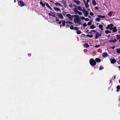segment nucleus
Returning <instances> with one entry per match:
<instances>
[{"mask_svg": "<svg viewBox=\"0 0 120 120\" xmlns=\"http://www.w3.org/2000/svg\"><path fill=\"white\" fill-rule=\"evenodd\" d=\"M89 62L90 65L92 66L95 65L96 64V61L92 58H91Z\"/></svg>", "mask_w": 120, "mask_h": 120, "instance_id": "nucleus-1", "label": "nucleus"}, {"mask_svg": "<svg viewBox=\"0 0 120 120\" xmlns=\"http://www.w3.org/2000/svg\"><path fill=\"white\" fill-rule=\"evenodd\" d=\"M96 36L95 38V39L98 38L99 37H100L101 35V34L99 33L98 32H96L95 33Z\"/></svg>", "mask_w": 120, "mask_h": 120, "instance_id": "nucleus-2", "label": "nucleus"}, {"mask_svg": "<svg viewBox=\"0 0 120 120\" xmlns=\"http://www.w3.org/2000/svg\"><path fill=\"white\" fill-rule=\"evenodd\" d=\"M82 8L84 9H83V13H85L84 16L85 17H87L88 16V11H86L85 9L84 8L82 7Z\"/></svg>", "mask_w": 120, "mask_h": 120, "instance_id": "nucleus-3", "label": "nucleus"}, {"mask_svg": "<svg viewBox=\"0 0 120 120\" xmlns=\"http://www.w3.org/2000/svg\"><path fill=\"white\" fill-rule=\"evenodd\" d=\"M73 10L76 14H77V13L80 15H81L82 14V13L81 12L78 11L76 8H74Z\"/></svg>", "mask_w": 120, "mask_h": 120, "instance_id": "nucleus-4", "label": "nucleus"}, {"mask_svg": "<svg viewBox=\"0 0 120 120\" xmlns=\"http://www.w3.org/2000/svg\"><path fill=\"white\" fill-rule=\"evenodd\" d=\"M75 15H71L70 14H68L66 15V16L68 17V18L70 20H71L72 19V18H73L75 17Z\"/></svg>", "mask_w": 120, "mask_h": 120, "instance_id": "nucleus-5", "label": "nucleus"}, {"mask_svg": "<svg viewBox=\"0 0 120 120\" xmlns=\"http://www.w3.org/2000/svg\"><path fill=\"white\" fill-rule=\"evenodd\" d=\"M45 4L46 6L48 8H49L53 12V13L52 12H51L52 13V14H54V11H53L52 8L50 7L49 4L46 2H45Z\"/></svg>", "mask_w": 120, "mask_h": 120, "instance_id": "nucleus-6", "label": "nucleus"}, {"mask_svg": "<svg viewBox=\"0 0 120 120\" xmlns=\"http://www.w3.org/2000/svg\"><path fill=\"white\" fill-rule=\"evenodd\" d=\"M56 13L57 14V16L61 19H63L64 17L61 14L58 13Z\"/></svg>", "mask_w": 120, "mask_h": 120, "instance_id": "nucleus-7", "label": "nucleus"}, {"mask_svg": "<svg viewBox=\"0 0 120 120\" xmlns=\"http://www.w3.org/2000/svg\"><path fill=\"white\" fill-rule=\"evenodd\" d=\"M108 56V54L106 52L103 53L102 54V56L103 57H107Z\"/></svg>", "mask_w": 120, "mask_h": 120, "instance_id": "nucleus-8", "label": "nucleus"}, {"mask_svg": "<svg viewBox=\"0 0 120 120\" xmlns=\"http://www.w3.org/2000/svg\"><path fill=\"white\" fill-rule=\"evenodd\" d=\"M19 2L20 4L21 7H23L24 6V3L21 0H20L19 1Z\"/></svg>", "mask_w": 120, "mask_h": 120, "instance_id": "nucleus-9", "label": "nucleus"}, {"mask_svg": "<svg viewBox=\"0 0 120 120\" xmlns=\"http://www.w3.org/2000/svg\"><path fill=\"white\" fill-rule=\"evenodd\" d=\"M73 1L77 5L80 4V1L78 0H73Z\"/></svg>", "mask_w": 120, "mask_h": 120, "instance_id": "nucleus-10", "label": "nucleus"}, {"mask_svg": "<svg viewBox=\"0 0 120 120\" xmlns=\"http://www.w3.org/2000/svg\"><path fill=\"white\" fill-rule=\"evenodd\" d=\"M111 63L114 64L116 61V60L115 59H112L111 60Z\"/></svg>", "mask_w": 120, "mask_h": 120, "instance_id": "nucleus-11", "label": "nucleus"}, {"mask_svg": "<svg viewBox=\"0 0 120 120\" xmlns=\"http://www.w3.org/2000/svg\"><path fill=\"white\" fill-rule=\"evenodd\" d=\"M117 40L116 39L113 40H109V42H115L117 41Z\"/></svg>", "mask_w": 120, "mask_h": 120, "instance_id": "nucleus-12", "label": "nucleus"}, {"mask_svg": "<svg viewBox=\"0 0 120 120\" xmlns=\"http://www.w3.org/2000/svg\"><path fill=\"white\" fill-rule=\"evenodd\" d=\"M116 26H115L113 28H112V31L113 32H116L117 31V30L116 29Z\"/></svg>", "mask_w": 120, "mask_h": 120, "instance_id": "nucleus-13", "label": "nucleus"}, {"mask_svg": "<svg viewBox=\"0 0 120 120\" xmlns=\"http://www.w3.org/2000/svg\"><path fill=\"white\" fill-rule=\"evenodd\" d=\"M53 16L54 17H56V21L57 22H58L59 21V19L58 18H57V17H56V16L54 15H52V16Z\"/></svg>", "mask_w": 120, "mask_h": 120, "instance_id": "nucleus-14", "label": "nucleus"}, {"mask_svg": "<svg viewBox=\"0 0 120 120\" xmlns=\"http://www.w3.org/2000/svg\"><path fill=\"white\" fill-rule=\"evenodd\" d=\"M95 61L97 62H101V60L99 58H96L95 59Z\"/></svg>", "mask_w": 120, "mask_h": 120, "instance_id": "nucleus-15", "label": "nucleus"}, {"mask_svg": "<svg viewBox=\"0 0 120 120\" xmlns=\"http://www.w3.org/2000/svg\"><path fill=\"white\" fill-rule=\"evenodd\" d=\"M63 4L64 5V7L66 8H67V3L65 1H64L62 2Z\"/></svg>", "mask_w": 120, "mask_h": 120, "instance_id": "nucleus-16", "label": "nucleus"}, {"mask_svg": "<svg viewBox=\"0 0 120 120\" xmlns=\"http://www.w3.org/2000/svg\"><path fill=\"white\" fill-rule=\"evenodd\" d=\"M117 92H118L119 91V90L120 89V86L119 85H117L116 86Z\"/></svg>", "mask_w": 120, "mask_h": 120, "instance_id": "nucleus-17", "label": "nucleus"}, {"mask_svg": "<svg viewBox=\"0 0 120 120\" xmlns=\"http://www.w3.org/2000/svg\"><path fill=\"white\" fill-rule=\"evenodd\" d=\"M92 2L93 5L95 6L96 5V3L95 0H92Z\"/></svg>", "mask_w": 120, "mask_h": 120, "instance_id": "nucleus-18", "label": "nucleus"}, {"mask_svg": "<svg viewBox=\"0 0 120 120\" xmlns=\"http://www.w3.org/2000/svg\"><path fill=\"white\" fill-rule=\"evenodd\" d=\"M54 9L55 10H56V11H60V10L59 8H56L55 7H54Z\"/></svg>", "mask_w": 120, "mask_h": 120, "instance_id": "nucleus-19", "label": "nucleus"}, {"mask_svg": "<svg viewBox=\"0 0 120 120\" xmlns=\"http://www.w3.org/2000/svg\"><path fill=\"white\" fill-rule=\"evenodd\" d=\"M84 47L85 48H88L89 46V45L87 43H86L83 45Z\"/></svg>", "mask_w": 120, "mask_h": 120, "instance_id": "nucleus-20", "label": "nucleus"}, {"mask_svg": "<svg viewBox=\"0 0 120 120\" xmlns=\"http://www.w3.org/2000/svg\"><path fill=\"white\" fill-rule=\"evenodd\" d=\"M98 16L99 18H105V16H102L101 15H98Z\"/></svg>", "mask_w": 120, "mask_h": 120, "instance_id": "nucleus-21", "label": "nucleus"}, {"mask_svg": "<svg viewBox=\"0 0 120 120\" xmlns=\"http://www.w3.org/2000/svg\"><path fill=\"white\" fill-rule=\"evenodd\" d=\"M85 4L86 7V8H87L89 6V5L88 4V3H86L84 4Z\"/></svg>", "mask_w": 120, "mask_h": 120, "instance_id": "nucleus-22", "label": "nucleus"}, {"mask_svg": "<svg viewBox=\"0 0 120 120\" xmlns=\"http://www.w3.org/2000/svg\"><path fill=\"white\" fill-rule=\"evenodd\" d=\"M81 20L80 19H74V21L75 23H77L78 21H81Z\"/></svg>", "mask_w": 120, "mask_h": 120, "instance_id": "nucleus-23", "label": "nucleus"}, {"mask_svg": "<svg viewBox=\"0 0 120 120\" xmlns=\"http://www.w3.org/2000/svg\"><path fill=\"white\" fill-rule=\"evenodd\" d=\"M77 8L80 11H83V9L82 10L81 8V7L80 6H79L77 7Z\"/></svg>", "mask_w": 120, "mask_h": 120, "instance_id": "nucleus-24", "label": "nucleus"}, {"mask_svg": "<svg viewBox=\"0 0 120 120\" xmlns=\"http://www.w3.org/2000/svg\"><path fill=\"white\" fill-rule=\"evenodd\" d=\"M75 19H79V18L78 15H75Z\"/></svg>", "mask_w": 120, "mask_h": 120, "instance_id": "nucleus-25", "label": "nucleus"}, {"mask_svg": "<svg viewBox=\"0 0 120 120\" xmlns=\"http://www.w3.org/2000/svg\"><path fill=\"white\" fill-rule=\"evenodd\" d=\"M40 4L41 5H42V6L44 7H45V4H44L41 1L40 2Z\"/></svg>", "mask_w": 120, "mask_h": 120, "instance_id": "nucleus-26", "label": "nucleus"}, {"mask_svg": "<svg viewBox=\"0 0 120 120\" xmlns=\"http://www.w3.org/2000/svg\"><path fill=\"white\" fill-rule=\"evenodd\" d=\"M62 24L63 26H64L65 25V23H66L65 21L64 20H62Z\"/></svg>", "mask_w": 120, "mask_h": 120, "instance_id": "nucleus-27", "label": "nucleus"}, {"mask_svg": "<svg viewBox=\"0 0 120 120\" xmlns=\"http://www.w3.org/2000/svg\"><path fill=\"white\" fill-rule=\"evenodd\" d=\"M116 38L118 40L120 39V35L118 34L116 35Z\"/></svg>", "mask_w": 120, "mask_h": 120, "instance_id": "nucleus-28", "label": "nucleus"}, {"mask_svg": "<svg viewBox=\"0 0 120 120\" xmlns=\"http://www.w3.org/2000/svg\"><path fill=\"white\" fill-rule=\"evenodd\" d=\"M86 36L87 37H89L90 38H92L93 37V36L92 35H90L89 34H87L86 35Z\"/></svg>", "mask_w": 120, "mask_h": 120, "instance_id": "nucleus-29", "label": "nucleus"}, {"mask_svg": "<svg viewBox=\"0 0 120 120\" xmlns=\"http://www.w3.org/2000/svg\"><path fill=\"white\" fill-rule=\"evenodd\" d=\"M116 52L118 53H120V49H117Z\"/></svg>", "mask_w": 120, "mask_h": 120, "instance_id": "nucleus-30", "label": "nucleus"}, {"mask_svg": "<svg viewBox=\"0 0 120 120\" xmlns=\"http://www.w3.org/2000/svg\"><path fill=\"white\" fill-rule=\"evenodd\" d=\"M76 33L77 34H81V32L79 30H77V31L76 32Z\"/></svg>", "mask_w": 120, "mask_h": 120, "instance_id": "nucleus-31", "label": "nucleus"}, {"mask_svg": "<svg viewBox=\"0 0 120 120\" xmlns=\"http://www.w3.org/2000/svg\"><path fill=\"white\" fill-rule=\"evenodd\" d=\"M109 28V29L110 30H112V28H111V27H110V25H108L107 27H106V28L107 29Z\"/></svg>", "mask_w": 120, "mask_h": 120, "instance_id": "nucleus-32", "label": "nucleus"}, {"mask_svg": "<svg viewBox=\"0 0 120 120\" xmlns=\"http://www.w3.org/2000/svg\"><path fill=\"white\" fill-rule=\"evenodd\" d=\"M90 28L91 29H93L95 28V27L94 25H92L90 26Z\"/></svg>", "mask_w": 120, "mask_h": 120, "instance_id": "nucleus-33", "label": "nucleus"}, {"mask_svg": "<svg viewBox=\"0 0 120 120\" xmlns=\"http://www.w3.org/2000/svg\"><path fill=\"white\" fill-rule=\"evenodd\" d=\"M111 33V32L109 30H106L105 31V33L106 34H108Z\"/></svg>", "mask_w": 120, "mask_h": 120, "instance_id": "nucleus-34", "label": "nucleus"}, {"mask_svg": "<svg viewBox=\"0 0 120 120\" xmlns=\"http://www.w3.org/2000/svg\"><path fill=\"white\" fill-rule=\"evenodd\" d=\"M100 19L99 18H97L96 20V21L98 22L100 21Z\"/></svg>", "mask_w": 120, "mask_h": 120, "instance_id": "nucleus-35", "label": "nucleus"}, {"mask_svg": "<svg viewBox=\"0 0 120 120\" xmlns=\"http://www.w3.org/2000/svg\"><path fill=\"white\" fill-rule=\"evenodd\" d=\"M112 14V12L111 11H110L108 13V15L109 16H111Z\"/></svg>", "mask_w": 120, "mask_h": 120, "instance_id": "nucleus-36", "label": "nucleus"}, {"mask_svg": "<svg viewBox=\"0 0 120 120\" xmlns=\"http://www.w3.org/2000/svg\"><path fill=\"white\" fill-rule=\"evenodd\" d=\"M99 27L100 28H102L103 27V26L102 25L100 24L99 26Z\"/></svg>", "mask_w": 120, "mask_h": 120, "instance_id": "nucleus-37", "label": "nucleus"}, {"mask_svg": "<svg viewBox=\"0 0 120 120\" xmlns=\"http://www.w3.org/2000/svg\"><path fill=\"white\" fill-rule=\"evenodd\" d=\"M74 29L75 30H79L78 28L77 27H74Z\"/></svg>", "mask_w": 120, "mask_h": 120, "instance_id": "nucleus-38", "label": "nucleus"}, {"mask_svg": "<svg viewBox=\"0 0 120 120\" xmlns=\"http://www.w3.org/2000/svg\"><path fill=\"white\" fill-rule=\"evenodd\" d=\"M103 66H101L99 68V69L100 70H101L103 69Z\"/></svg>", "mask_w": 120, "mask_h": 120, "instance_id": "nucleus-39", "label": "nucleus"}, {"mask_svg": "<svg viewBox=\"0 0 120 120\" xmlns=\"http://www.w3.org/2000/svg\"><path fill=\"white\" fill-rule=\"evenodd\" d=\"M91 24H92V23L90 22H88L87 24L89 26H90V25H91Z\"/></svg>", "mask_w": 120, "mask_h": 120, "instance_id": "nucleus-40", "label": "nucleus"}, {"mask_svg": "<svg viewBox=\"0 0 120 120\" xmlns=\"http://www.w3.org/2000/svg\"><path fill=\"white\" fill-rule=\"evenodd\" d=\"M70 29L71 30H73V29H74L73 26H71L70 27Z\"/></svg>", "mask_w": 120, "mask_h": 120, "instance_id": "nucleus-41", "label": "nucleus"}, {"mask_svg": "<svg viewBox=\"0 0 120 120\" xmlns=\"http://www.w3.org/2000/svg\"><path fill=\"white\" fill-rule=\"evenodd\" d=\"M89 30H88L86 31V32L87 33L89 34H90L91 33V32H89Z\"/></svg>", "mask_w": 120, "mask_h": 120, "instance_id": "nucleus-42", "label": "nucleus"}, {"mask_svg": "<svg viewBox=\"0 0 120 120\" xmlns=\"http://www.w3.org/2000/svg\"><path fill=\"white\" fill-rule=\"evenodd\" d=\"M87 24L86 23H84L83 24V26L84 27H85L87 26Z\"/></svg>", "mask_w": 120, "mask_h": 120, "instance_id": "nucleus-43", "label": "nucleus"}, {"mask_svg": "<svg viewBox=\"0 0 120 120\" xmlns=\"http://www.w3.org/2000/svg\"><path fill=\"white\" fill-rule=\"evenodd\" d=\"M81 19H82V20H84L85 19V18L83 17H80Z\"/></svg>", "mask_w": 120, "mask_h": 120, "instance_id": "nucleus-44", "label": "nucleus"}, {"mask_svg": "<svg viewBox=\"0 0 120 120\" xmlns=\"http://www.w3.org/2000/svg\"><path fill=\"white\" fill-rule=\"evenodd\" d=\"M110 27H111V28H112V27L113 26V25L112 24H110Z\"/></svg>", "mask_w": 120, "mask_h": 120, "instance_id": "nucleus-45", "label": "nucleus"}, {"mask_svg": "<svg viewBox=\"0 0 120 120\" xmlns=\"http://www.w3.org/2000/svg\"><path fill=\"white\" fill-rule=\"evenodd\" d=\"M85 20L86 21H88L89 20V19L88 18H85Z\"/></svg>", "mask_w": 120, "mask_h": 120, "instance_id": "nucleus-46", "label": "nucleus"}, {"mask_svg": "<svg viewBox=\"0 0 120 120\" xmlns=\"http://www.w3.org/2000/svg\"><path fill=\"white\" fill-rule=\"evenodd\" d=\"M90 14L91 16H93L94 15L93 13L92 12L90 13Z\"/></svg>", "mask_w": 120, "mask_h": 120, "instance_id": "nucleus-47", "label": "nucleus"}, {"mask_svg": "<svg viewBox=\"0 0 120 120\" xmlns=\"http://www.w3.org/2000/svg\"><path fill=\"white\" fill-rule=\"evenodd\" d=\"M59 3L58 2H56V3H55V4L56 6H58V5Z\"/></svg>", "mask_w": 120, "mask_h": 120, "instance_id": "nucleus-48", "label": "nucleus"}, {"mask_svg": "<svg viewBox=\"0 0 120 120\" xmlns=\"http://www.w3.org/2000/svg\"><path fill=\"white\" fill-rule=\"evenodd\" d=\"M68 23L69 24H70L71 25H72V23L71 22H68Z\"/></svg>", "mask_w": 120, "mask_h": 120, "instance_id": "nucleus-49", "label": "nucleus"}, {"mask_svg": "<svg viewBox=\"0 0 120 120\" xmlns=\"http://www.w3.org/2000/svg\"><path fill=\"white\" fill-rule=\"evenodd\" d=\"M91 32H93L94 33H96V32L94 30H91Z\"/></svg>", "mask_w": 120, "mask_h": 120, "instance_id": "nucleus-50", "label": "nucleus"}, {"mask_svg": "<svg viewBox=\"0 0 120 120\" xmlns=\"http://www.w3.org/2000/svg\"><path fill=\"white\" fill-rule=\"evenodd\" d=\"M49 15L50 16H52V15L51 13H49Z\"/></svg>", "mask_w": 120, "mask_h": 120, "instance_id": "nucleus-51", "label": "nucleus"}, {"mask_svg": "<svg viewBox=\"0 0 120 120\" xmlns=\"http://www.w3.org/2000/svg\"><path fill=\"white\" fill-rule=\"evenodd\" d=\"M58 6H61V7H63V6L60 4V3H59V4H58Z\"/></svg>", "mask_w": 120, "mask_h": 120, "instance_id": "nucleus-52", "label": "nucleus"}, {"mask_svg": "<svg viewBox=\"0 0 120 120\" xmlns=\"http://www.w3.org/2000/svg\"><path fill=\"white\" fill-rule=\"evenodd\" d=\"M61 22H62V21H60L58 22V23L59 24H60L61 23Z\"/></svg>", "mask_w": 120, "mask_h": 120, "instance_id": "nucleus-53", "label": "nucleus"}, {"mask_svg": "<svg viewBox=\"0 0 120 120\" xmlns=\"http://www.w3.org/2000/svg\"><path fill=\"white\" fill-rule=\"evenodd\" d=\"M95 10H97L98 9V7H95Z\"/></svg>", "mask_w": 120, "mask_h": 120, "instance_id": "nucleus-54", "label": "nucleus"}, {"mask_svg": "<svg viewBox=\"0 0 120 120\" xmlns=\"http://www.w3.org/2000/svg\"><path fill=\"white\" fill-rule=\"evenodd\" d=\"M115 48V47L114 46H113L111 48L112 49H114Z\"/></svg>", "mask_w": 120, "mask_h": 120, "instance_id": "nucleus-55", "label": "nucleus"}, {"mask_svg": "<svg viewBox=\"0 0 120 120\" xmlns=\"http://www.w3.org/2000/svg\"><path fill=\"white\" fill-rule=\"evenodd\" d=\"M99 45H96L95 46V47L96 48H97L99 47Z\"/></svg>", "mask_w": 120, "mask_h": 120, "instance_id": "nucleus-56", "label": "nucleus"}, {"mask_svg": "<svg viewBox=\"0 0 120 120\" xmlns=\"http://www.w3.org/2000/svg\"><path fill=\"white\" fill-rule=\"evenodd\" d=\"M69 5V6L70 7H71V8H72V4H69V5Z\"/></svg>", "mask_w": 120, "mask_h": 120, "instance_id": "nucleus-57", "label": "nucleus"}, {"mask_svg": "<svg viewBox=\"0 0 120 120\" xmlns=\"http://www.w3.org/2000/svg\"><path fill=\"white\" fill-rule=\"evenodd\" d=\"M88 17L90 19H91L92 18L91 17L90 15H88Z\"/></svg>", "mask_w": 120, "mask_h": 120, "instance_id": "nucleus-58", "label": "nucleus"}, {"mask_svg": "<svg viewBox=\"0 0 120 120\" xmlns=\"http://www.w3.org/2000/svg\"><path fill=\"white\" fill-rule=\"evenodd\" d=\"M84 2V4L86 2V1L85 0H82Z\"/></svg>", "mask_w": 120, "mask_h": 120, "instance_id": "nucleus-59", "label": "nucleus"}, {"mask_svg": "<svg viewBox=\"0 0 120 120\" xmlns=\"http://www.w3.org/2000/svg\"><path fill=\"white\" fill-rule=\"evenodd\" d=\"M89 0H87V2L86 3H88V2H89Z\"/></svg>", "mask_w": 120, "mask_h": 120, "instance_id": "nucleus-60", "label": "nucleus"}, {"mask_svg": "<svg viewBox=\"0 0 120 120\" xmlns=\"http://www.w3.org/2000/svg\"><path fill=\"white\" fill-rule=\"evenodd\" d=\"M116 78V76L115 75H114V79H115Z\"/></svg>", "mask_w": 120, "mask_h": 120, "instance_id": "nucleus-61", "label": "nucleus"}, {"mask_svg": "<svg viewBox=\"0 0 120 120\" xmlns=\"http://www.w3.org/2000/svg\"><path fill=\"white\" fill-rule=\"evenodd\" d=\"M66 26H67L68 27L69 26V25L68 24H67L66 25Z\"/></svg>", "mask_w": 120, "mask_h": 120, "instance_id": "nucleus-62", "label": "nucleus"}, {"mask_svg": "<svg viewBox=\"0 0 120 120\" xmlns=\"http://www.w3.org/2000/svg\"><path fill=\"white\" fill-rule=\"evenodd\" d=\"M80 22V21H79L77 22V23H79Z\"/></svg>", "mask_w": 120, "mask_h": 120, "instance_id": "nucleus-63", "label": "nucleus"}, {"mask_svg": "<svg viewBox=\"0 0 120 120\" xmlns=\"http://www.w3.org/2000/svg\"><path fill=\"white\" fill-rule=\"evenodd\" d=\"M50 2L51 3H53V1L52 0H51Z\"/></svg>", "mask_w": 120, "mask_h": 120, "instance_id": "nucleus-64", "label": "nucleus"}]
</instances>
